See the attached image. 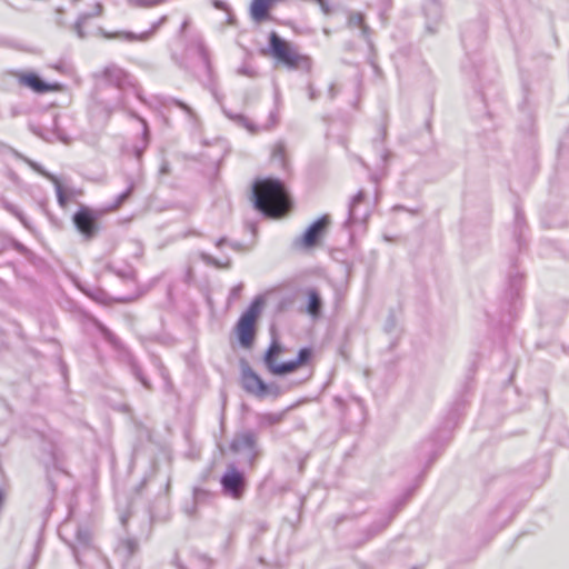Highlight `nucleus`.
<instances>
[{
  "label": "nucleus",
  "instance_id": "7",
  "mask_svg": "<svg viewBox=\"0 0 569 569\" xmlns=\"http://www.w3.org/2000/svg\"><path fill=\"white\" fill-rule=\"evenodd\" d=\"M73 223L78 231L84 236L86 239H91L94 237L98 230L96 217L93 212L88 208H81L73 216Z\"/></svg>",
  "mask_w": 569,
  "mask_h": 569
},
{
  "label": "nucleus",
  "instance_id": "27",
  "mask_svg": "<svg viewBox=\"0 0 569 569\" xmlns=\"http://www.w3.org/2000/svg\"><path fill=\"white\" fill-rule=\"evenodd\" d=\"M278 421H279V418L273 415H268V416L263 417V422L269 423V425L277 423Z\"/></svg>",
  "mask_w": 569,
  "mask_h": 569
},
{
  "label": "nucleus",
  "instance_id": "2",
  "mask_svg": "<svg viewBox=\"0 0 569 569\" xmlns=\"http://www.w3.org/2000/svg\"><path fill=\"white\" fill-rule=\"evenodd\" d=\"M270 49L272 56L290 69L310 71L312 61L308 56L301 54L289 42L281 39L276 32L270 34Z\"/></svg>",
  "mask_w": 569,
  "mask_h": 569
},
{
  "label": "nucleus",
  "instance_id": "20",
  "mask_svg": "<svg viewBox=\"0 0 569 569\" xmlns=\"http://www.w3.org/2000/svg\"><path fill=\"white\" fill-rule=\"evenodd\" d=\"M167 0H132L133 4L139 8H151L159 6Z\"/></svg>",
  "mask_w": 569,
  "mask_h": 569
},
{
  "label": "nucleus",
  "instance_id": "39",
  "mask_svg": "<svg viewBox=\"0 0 569 569\" xmlns=\"http://www.w3.org/2000/svg\"><path fill=\"white\" fill-rule=\"evenodd\" d=\"M161 172H162V173H166V172H167V166H166V164H164V166H162V168H161Z\"/></svg>",
  "mask_w": 569,
  "mask_h": 569
},
{
  "label": "nucleus",
  "instance_id": "32",
  "mask_svg": "<svg viewBox=\"0 0 569 569\" xmlns=\"http://www.w3.org/2000/svg\"><path fill=\"white\" fill-rule=\"evenodd\" d=\"M431 9L433 10L435 16L439 14V6L436 2L431 4Z\"/></svg>",
  "mask_w": 569,
  "mask_h": 569
},
{
  "label": "nucleus",
  "instance_id": "33",
  "mask_svg": "<svg viewBox=\"0 0 569 569\" xmlns=\"http://www.w3.org/2000/svg\"><path fill=\"white\" fill-rule=\"evenodd\" d=\"M177 104H178L181 109L186 110L187 112H190L189 107H188V106H186L184 103H182V102H177Z\"/></svg>",
  "mask_w": 569,
  "mask_h": 569
},
{
  "label": "nucleus",
  "instance_id": "41",
  "mask_svg": "<svg viewBox=\"0 0 569 569\" xmlns=\"http://www.w3.org/2000/svg\"><path fill=\"white\" fill-rule=\"evenodd\" d=\"M310 98L315 99V92L312 90H310Z\"/></svg>",
  "mask_w": 569,
  "mask_h": 569
},
{
  "label": "nucleus",
  "instance_id": "1",
  "mask_svg": "<svg viewBox=\"0 0 569 569\" xmlns=\"http://www.w3.org/2000/svg\"><path fill=\"white\" fill-rule=\"evenodd\" d=\"M254 207L270 217H279L289 208L288 193L279 180L264 179L253 187Z\"/></svg>",
  "mask_w": 569,
  "mask_h": 569
},
{
  "label": "nucleus",
  "instance_id": "26",
  "mask_svg": "<svg viewBox=\"0 0 569 569\" xmlns=\"http://www.w3.org/2000/svg\"><path fill=\"white\" fill-rule=\"evenodd\" d=\"M6 209L17 216L22 221L21 212L13 204H6Z\"/></svg>",
  "mask_w": 569,
  "mask_h": 569
},
{
  "label": "nucleus",
  "instance_id": "30",
  "mask_svg": "<svg viewBox=\"0 0 569 569\" xmlns=\"http://www.w3.org/2000/svg\"><path fill=\"white\" fill-rule=\"evenodd\" d=\"M207 493L203 490H194V500L199 501L202 497H204Z\"/></svg>",
  "mask_w": 569,
  "mask_h": 569
},
{
  "label": "nucleus",
  "instance_id": "37",
  "mask_svg": "<svg viewBox=\"0 0 569 569\" xmlns=\"http://www.w3.org/2000/svg\"><path fill=\"white\" fill-rule=\"evenodd\" d=\"M140 381L143 383V386H146L147 388H149V383L142 378V377H139Z\"/></svg>",
  "mask_w": 569,
  "mask_h": 569
},
{
  "label": "nucleus",
  "instance_id": "18",
  "mask_svg": "<svg viewBox=\"0 0 569 569\" xmlns=\"http://www.w3.org/2000/svg\"><path fill=\"white\" fill-rule=\"evenodd\" d=\"M348 26L351 28H360L362 34L366 36L368 31V27L365 24L363 16L359 12H353L349 14Z\"/></svg>",
  "mask_w": 569,
  "mask_h": 569
},
{
  "label": "nucleus",
  "instance_id": "35",
  "mask_svg": "<svg viewBox=\"0 0 569 569\" xmlns=\"http://www.w3.org/2000/svg\"><path fill=\"white\" fill-rule=\"evenodd\" d=\"M234 250H240V244L239 243H231L230 244Z\"/></svg>",
  "mask_w": 569,
  "mask_h": 569
},
{
  "label": "nucleus",
  "instance_id": "21",
  "mask_svg": "<svg viewBox=\"0 0 569 569\" xmlns=\"http://www.w3.org/2000/svg\"><path fill=\"white\" fill-rule=\"evenodd\" d=\"M133 186L131 184L124 192L118 196L116 203L113 204V209L119 208L131 194Z\"/></svg>",
  "mask_w": 569,
  "mask_h": 569
},
{
  "label": "nucleus",
  "instance_id": "16",
  "mask_svg": "<svg viewBox=\"0 0 569 569\" xmlns=\"http://www.w3.org/2000/svg\"><path fill=\"white\" fill-rule=\"evenodd\" d=\"M308 295H309L308 312L311 316L317 317V316H319L321 306H322L321 298H320L319 293L313 289L309 290Z\"/></svg>",
  "mask_w": 569,
  "mask_h": 569
},
{
  "label": "nucleus",
  "instance_id": "14",
  "mask_svg": "<svg viewBox=\"0 0 569 569\" xmlns=\"http://www.w3.org/2000/svg\"><path fill=\"white\" fill-rule=\"evenodd\" d=\"M229 117L234 120L238 124L246 128L249 132L256 133L260 130H267L271 127H273L277 123L274 113L270 114L271 123L270 124H263V126H256L249 118L242 116V114H229Z\"/></svg>",
  "mask_w": 569,
  "mask_h": 569
},
{
  "label": "nucleus",
  "instance_id": "25",
  "mask_svg": "<svg viewBox=\"0 0 569 569\" xmlns=\"http://www.w3.org/2000/svg\"><path fill=\"white\" fill-rule=\"evenodd\" d=\"M238 73L241 74V76L250 77V78H253L256 76L254 70H252L248 66H242L241 68H239L238 69Z\"/></svg>",
  "mask_w": 569,
  "mask_h": 569
},
{
  "label": "nucleus",
  "instance_id": "15",
  "mask_svg": "<svg viewBox=\"0 0 569 569\" xmlns=\"http://www.w3.org/2000/svg\"><path fill=\"white\" fill-rule=\"evenodd\" d=\"M43 174L54 184L59 204L62 208L67 207V204L69 202V196L67 194V191L62 188L59 179L56 176L50 174V173H43Z\"/></svg>",
  "mask_w": 569,
  "mask_h": 569
},
{
  "label": "nucleus",
  "instance_id": "42",
  "mask_svg": "<svg viewBox=\"0 0 569 569\" xmlns=\"http://www.w3.org/2000/svg\"><path fill=\"white\" fill-rule=\"evenodd\" d=\"M60 139H61L63 142H66V143H67V142H69V140H68L67 138H64V137H61Z\"/></svg>",
  "mask_w": 569,
  "mask_h": 569
},
{
  "label": "nucleus",
  "instance_id": "36",
  "mask_svg": "<svg viewBox=\"0 0 569 569\" xmlns=\"http://www.w3.org/2000/svg\"><path fill=\"white\" fill-rule=\"evenodd\" d=\"M117 107L123 106V99L119 98L118 102L116 103Z\"/></svg>",
  "mask_w": 569,
  "mask_h": 569
},
{
  "label": "nucleus",
  "instance_id": "31",
  "mask_svg": "<svg viewBox=\"0 0 569 569\" xmlns=\"http://www.w3.org/2000/svg\"><path fill=\"white\" fill-rule=\"evenodd\" d=\"M190 20L186 19L180 28V32L183 33L189 26Z\"/></svg>",
  "mask_w": 569,
  "mask_h": 569
},
{
  "label": "nucleus",
  "instance_id": "5",
  "mask_svg": "<svg viewBox=\"0 0 569 569\" xmlns=\"http://www.w3.org/2000/svg\"><path fill=\"white\" fill-rule=\"evenodd\" d=\"M220 483L223 495L237 500L243 496L247 487L244 473L233 465L228 466Z\"/></svg>",
  "mask_w": 569,
  "mask_h": 569
},
{
  "label": "nucleus",
  "instance_id": "4",
  "mask_svg": "<svg viewBox=\"0 0 569 569\" xmlns=\"http://www.w3.org/2000/svg\"><path fill=\"white\" fill-rule=\"evenodd\" d=\"M280 352H281L280 345H278L277 342H273L270 346V348L264 357L267 367L274 375H286V373H290V372L295 371L301 365L307 362V360L311 356V351L307 348H303L299 351V355L296 360L279 365L276 362V357L278 355H280Z\"/></svg>",
  "mask_w": 569,
  "mask_h": 569
},
{
  "label": "nucleus",
  "instance_id": "11",
  "mask_svg": "<svg viewBox=\"0 0 569 569\" xmlns=\"http://www.w3.org/2000/svg\"><path fill=\"white\" fill-rule=\"evenodd\" d=\"M365 200V193L363 191H359L352 199L350 207H349V222L350 223H357V222H366L369 212L368 209H361V206L363 204Z\"/></svg>",
  "mask_w": 569,
  "mask_h": 569
},
{
  "label": "nucleus",
  "instance_id": "3",
  "mask_svg": "<svg viewBox=\"0 0 569 569\" xmlns=\"http://www.w3.org/2000/svg\"><path fill=\"white\" fill-rule=\"evenodd\" d=\"M263 301L261 298L254 299L250 307L242 313L237 325L239 342L248 348L252 345L254 338V323L261 313Z\"/></svg>",
  "mask_w": 569,
  "mask_h": 569
},
{
  "label": "nucleus",
  "instance_id": "29",
  "mask_svg": "<svg viewBox=\"0 0 569 569\" xmlns=\"http://www.w3.org/2000/svg\"><path fill=\"white\" fill-rule=\"evenodd\" d=\"M241 290H242V284H238V286L233 287L231 289V293H230L231 297L237 298L240 295Z\"/></svg>",
  "mask_w": 569,
  "mask_h": 569
},
{
  "label": "nucleus",
  "instance_id": "23",
  "mask_svg": "<svg viewBox=\"0 0 569 569\" xmlns=\"http://www.w3.org/2000/svg\"><path fill=\"white\" fill-rule=\"evenodd\" d=\"M88 19V16H81L76 26H74V30L78 34L79 38L83 39L86 37V33L83 32V29H82V26L83 23L86 22V20Z\"/></svg>",
  "mask_w": 569,
  "mask_h": 569
},
{
  "label": "nucleus",
  "instance_id": "22",
  "mask_svg": "<svg viewBox=\"0 0 569 569\" xmlns=\"http://www.w3.org/2000/svg\"><path fill=\"white\" fill-rule=\"evenodd\" d=\"M122 548H124L128 556H131L136 552L138 543L132 539H128L122 542Z\"/></svg>",
  "mask_w": 569,
  "mask_h": 569
},
{
  "label": "nucleus",
  "instance_id": "8",
  "mask_svg": "<svg viewBox=\"0 0 569 569\" xmlns=\"http://www.w3.org/2000/svg\"><path fill=\"white\" fill-rule=\"evenodd\" d=\"M329 224V218L327 216L315 221L303 233V236L296 240V244L306 248L312 247L317 243L318 239L322 236L327 226Z\"/></svg>",
  "mask_w": 569,
  "mask_h": 569
},
{
  "label": "nucleus",
  "instance_id": "10",
  "mask_svg": "<svg viewBox=\"0 0 569 569\" xmlns=\"http://www.w3.org/2000/svg\"><path fill=\"white\" fill-rule=\"evenodd\" d=\"M232 449L234 451H249L252 458H256L258 456L257 435L252 431H243L237 435L232 441Z\"/></svg>",
  "mask_w": 569,
  "mask_h": 569
},
{
  "label": "nucleus",
  "instance_id": "34",
  "mask_svg": "<svg viewBox=\"0 0 569 569\" xmlns=\"http://www.w3.org/2000/svg\"><path fill=\"white\" fill-rule=\"evenodd\" d=\"M226 242V238H221L217 241L216 246L220 248Z\"/></svg>",
  "mask_w": 569,
  "mask_h": 569
},
{
  "label": "nucleus",
  "instance_id": "38",
  "mask_svg": "<svg viewBox=\"0 0 569 569\" xmlns=\"http://www.w3.org/2000/svg\"><path fill=\"white\" fill-rule=\"evenodd\" d=\"M330 94H331V97L335 96V87L333 86L330 87Z\"/></svg>",
  "mask_w": 569,
  "mask_h": 569
},
{
  "label": "nucleus",
  "instance_id": "17",
  "mask_svg": "<svg viewBox=\"0 0 569 569\" xmlns=\"http://www.w3.org/2000/svg\"><path fill=\"white\" fill-rule=\"evenodd\" d=\"M272 162L278 163L279 167L286 168V151L281 142L274 144L271 153Z\"/></svg>",
  "mask_w": 569,
  "mask_h": 569
},
{
  "label": "nucleus",
  "instance_id": "13",
  "mask_svg": "<svg viewBox=\"0 0 569 569\" xmlns=\"http://www.w3.org/2000/svg\"><path fill=\"white\" fill-rule=\"evenodd\" d=\"M19 82L26 87L31 88L36 92H47L56 88V86L43 82L34 73H22L19 76Z\"/></svg>",
  "mask_w": 569,
  "mask_h": 569
},
{
  "label": "nucleus",
  "instance_id": "9",
  "mask_svg": "<svg viewBox=\"0 0 569 569\" xmlns=\"http://www.w3.org/2000/svg\"><path fill=\"white\" fill-rule=\"evenodd\" d=\"M101 76L107 82L113 84L120 91H123L127 87L132 86L130 76L116 64L106 67Z\"/></svg>",
  "mask_w": 569,
  "mask_h": 569
},
{
  "label": "nucleus",
  "instance_id": "28",
  "mask_svg": "<svg viewBox=\"0 0 569 569\" xmlns=\"http://www.w3.org/2000/svg\"><path fill=\"white\" fill-rule=\"evenodd\" d=\"M200 53L203 62L208 66L209 64V53L207 49L201 44L200 46Z\"/></svg>",
  "mask_w": 569,
  "mask_h": 569
},
{
  "label": "nucleus",
  "instance_id": "24",
  "mask_svg": "<svg viewBox=\"0 0 569 569\" xmlns=\"http://www.w3.org/2000/svg\"><path fill=\"white\" fill-rule=\"evenodd\" d=\"M200 258L202 261H204L207 264H212V266H216V267H221V264L218 262V260H216L213 257H211L210 254L208 253H204V252H201L200 253Z\"/></svg>",
  "mask_w": 569,
  "mask_h": 569
},
{
  "label": "nucleus",
  "instance_id": "19",
  "mask_svg": "<svg viewBox=\"0 0 569 569\" xmlns=\"http://www.w3.org/2000/svg\"><path fill=\"white\" fill-rule=\"evenodd\" d=\"M91 539V535L87 529L78 528L77 529V542L80 546H88Z\"/></svg>",
  "mask_w": 569,
  "mask_h": 569
},
{
  "label": "nucleus",
  "instance_id": "40",
  "mask_svg": "<svg viewBox=\"0 0 569 569\" xmlns=\"http://www.w3.org/2000/svg\"><path fill=\"white\" fill-rule=\"evenodd\" d=\"M98 11H97V14H100L101 13V4H98Z\"/></svg>",
  "mask_w": 569,
  "mask_h": 569
},
{
  "label": "nucleus",
  "instance_id": "6",
  "mask_svg": "<svg viewBox=\"0 0 569 569\" xmlns=\"http://www.w3.org/2000/svg\"><path fill=\"white\" fill-rule=\"evenodd\" d=\"M167 21V16H162L157 22L151 26V29L141 33H133L129 31H117V32H108L104 30H100L101 34L106 39H118L123 41H147L149 40L156 31Z\"/></svg>",
  "mask_w": 569,
  "mask_h": 569
},
{
  "label": "nucleus",
  "instance_id": "12",
  "mask_svg": "<svg viewBox=\"0 0 569 569\" xmlns=\"http://www.w3.org/2000/svg\"><path fill=\"white\" fill-rule=\"evenodd\" d=\"M242 386L247 391L254 395H263L266 392L263 381L250 368L242 370Z\"/></svg>",
  "mask_w": 569,
  "mask_h": 569
}]
</instances>
